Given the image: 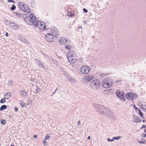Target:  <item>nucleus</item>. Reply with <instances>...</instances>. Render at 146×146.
I'll use <instances>...</instances> for the list:
<instances>
[{
    "label": "nucleus",
    "mask_w": 146,
    "mask_h": 146,
    "mask_svg": "<svg viewBox=\"0 0 146 146\" xmlns=\"http://www.w3.org/2000/svg\"><path fill=\"white\" fill-rule=\"evenodd\" d=\"M31 18L30 21V23L29 25H33L35 27L39 28V30L41 32L44 31L45 27L44 23L41 21H38L36 17L33 14H31Z\"/></svg>",
    "instance_id": "obj_1"
},
{
    "label": "nucleus",
    "mask_w": 146,
    "mask_h": 146,
    "mask_svg": "<svg viewBox=\"0 0 146 146\" xmlns=\"http://www.w3.org/2000/svg\"><path fill=\"white\" fill-rule=\"evenodd\" d=\"M94 106L98 109V111L102 115L106 114L107 113L110 114L111 111L107 108L103 106L95 104Z\"/></svg>",
    "instance_id": "obj_2"
},
{
    "label": "nucleus",
    "mask_w": 146,
    "mask_h": 146,
    "mask_svg": "<svg viewBox=\"0 0 146 146\" xmlns=\"http://www.w3.org/2000/svg\"><path fill=\"white\" fill-rule=\"evenodd\" d=\"M113 83L112 79L110 78H107L103 80L102 85L105 88H107L111 86Z\"/></svg>",
    "instance_id": "obj_3"
},
{
    "label": "nucleus",
    "mask_w": 146,
    "mask_h": 146,
    "mask_svg": "<svg viewBox=\"0 0 146 146\" xmlns=\"http://www.w3.org/2000/svg\"><path fill=\"white\" fill-rule=\"evenodd\" d=\"M18 6L20 9L24 12L29 13L31 9L29 7L23 2L19 3L18 4Z\"/></svg>",
    "instance_id": "obj_4"
},
{
    "label": "nucleus",
    "mask_w": 146,
    "mask_h": 146,
    "mask_svg": "<svg viewBox=\"0 0 146 146\" xmlns=\"http://www.w3.org/2000/svg\"><path fill=\"white\" fill-rule=\"evenodd\" d=\"M91 87L94 89H98L100 86V81L98 80L95 79L91 81L89 84Z\"/></svg>",
    "instance_id": "obj_5"
},
{
    "label": "nucleus",
    "mask_w": 146,
    "mask_h": 146,
    "mask_svg": "<svg viewBox=\"0 0 146 146\" xmlns=\"http://www.w3.org/2000/svg\"><path fill=\"white\" fill-rule=\"evenodd\" d=\"M81 72L83 74H88L90 71V69L89 67L87 66H84L80 69Z\"/></svg>",
    "instance_id": "obj_6"
},
{
    "label": "nucleus",
    "mask_w": 146,
    "mask_h": 146,
    "mask_svg": "<svg viewBox=\"0 0 146 146\" xmlns=\"http://www.w3.org/2000/svg\"><path fill=\"white\" fill-rule=\"evenodd\" d=\"M51 32L52 34H53V36L56 37L59 36V32L58 29L54 26H52L51 29Z\"/></svg>",
    "instance_id": "obj_7"
},
{
    "label": "nucleus",
    "mask_w": 146,
    "mask_h": 146,
    "mask_svg": "<svg viewBox=\"0 0 146 146\" xmlns=\"http://www.w3.org/2000/svg\"><path fill=\"white\" fill-rule=\"evenodd\" d=\"M48 30L46 29V31H47ZM48 32L46 31V40L47 42H53L54 41V38H53V35L52 34L51 35V33H48Z\"/></svg>",
    "instance_id": "obj_8"
},
{
    "label": "nucleus",
    "mask_w": 146,
    "mask_h": 146,
    "mask_svg": "<svg viewBox=\"0 0 146 146\" xmlns=\"http://www.w3.org/2000/svg\"><path fill=\"white\" fill-rule=\"evenodd\" d=\"M116 95L120 99L123 100L124 101H125V99L124 97V93L123 91L117 90L116 92Z\"/></svg>",
    "instance_id": "obj_9"
},
{
    "label": "nucleus",
    "mask_w": 146,
    "mask_h": 146,
    "mask_svg": "<svg viewBox=\"0 0 146 146\" xmlns=\"http://www.w3.org/2000/svg\"><path fill=\"white\" fill-rule=\"evenodd\" d=\"M31 14L32 13L30 14L29 15L26 14L25 15V17H24V20L26 21V23L28 25H29V24L30 23V21L31 18Z\"/></svg>",
    "instance_id": "obj_10"
},
{
    "label": "nucleus",
    "mask_w": 146,
    "mask_h": 146,
    "mask_svg": "<svg viewBox=\"0 0 146 146\" xmlns=\"http://www.w3.org/2000/svg\"><path fill=\"white\" fill-rule=\"evenodd\" d=\"M85 80L88 82H89L91 80L93 79L94 78V76L93 75H88L84 77Z\"/></svg>",
    "instance_id": "obj_11"
},
{
    "label": "nucleus",
    "mask_w": 146,
    "mask_h": 146,
    "mask_svg": "<svg viewBox=\"0 0 146 146\" xmlns=\"http://www.w3.org/2000/svg\"><path fill=\"white\" fill-rule=\"evenodd\" d=\"M68 60L69 62L71 64H73L76 61V57L74 56H72V57H67Z\"/></svg>",
    "instance_id": "obj_12"
},
{
    "label": "nucleus",
    "mask_w": 146,
    "mask_h": 146,
    "mask_svg": "<svg viewBox=\"0 0 146 146\" xmlns=\"http://www.w3.org/2000/svg\"><path fill=\"white\" fill-rule=\"evenodd\" d=\"M133 95L132 92L127 93L125 94V96L127 99L131 100L133 99Z\"/></svg>",
    "instance_id": "obj_13"
},
{
    "label": "nucleus",
    "mask_w": 146,
    "mask_h": 146,
    "mask_svg": "<svg viewBox=\"0 0 146 146\" xmlns=\"http://www.w3.org/2000/svg\"><path fill=\"white\" fill-rule=\"evenodd\" d=\"M20 94L23 97L26 98L27 96V93L25 92L23 90H21L19 91Z\"/></svg>",
    "instance_id": "obj_14"
},
{
    "label": "nucleus",
    "mask_w": 146,
    "mask_h": 146,
    "mask_svg": "<svg viewBox=\"0 0 146 146\" xmlns=\"http://www.w3.org/2000/svg\"><path fill=\"white\" fill-rule=\"evenodd\" d=\"M67 79L71 83H74L76 82V80L70 76H68L67 78Z\"/></svg>",
    "instance_id": "obj_15"
},
{
    "label": "nucleus",
    "mask_w": 146,
    "mask_h": 146,
    "mask_svg": "<svg viewBox=\"0 0 146 146\" xmlns=\"http://www.w3.org/2000/svg\"><path fill=\"white\" fill-rule=\"evenodd\" d=\"M60 42L62 44H65L66 41V39L62 37L60 38Z\"/></svg>",
    "instance_id": "obj_16"
},
{
    "label": "nucleus",
    "mask_w": 146,
    "mask_h": 146,
    "mask_svg": "<svg viewBox=\"0 0 146 146\" xmlns=\"http://www.w3.org/2000/svg\"><path fill=\"white\" fill-rule=\"evenodd\" d=\"M74 52L73 51H68L67 54V57H72V56H73Z\"/></svg>",
    "instance_id": "obj_17"
},
{
    "label": "nucleus",
    "mask_w": 146,
    "mask_h": 146,
    "mask_svg": "<svg viewBox=\"0 0 146 146\" xmlns=\"http://www.w3.org/2000/svg\"><path fill=\"white\" fill-rule=\"evenodd\" d=\"M137 141L140 143L143 144H145L146 142L144 138H142L140 140H137Z\"/></svg>",
    "instance_id": "obj_18"
},
{
    "label": "nucleus",
    "mask_w": 146,
    "mask_h": 146,
    "mask_svg": "<svg viewBox=\"0 0 146 146\" xmlns=\"http://www.w3.org/2000/svg\"><path fill=\"white\" fill-rule=\"evenodd\" d=\"M11 94L10 92H8L7 93H6L5 95V98L6 99H9L11 97Z\"/></svg>",
    "instance_id": "obj_19"
},
{
    "label": "nucleus",
    "mask_w": 146,
    "mask_h": 146,
    "mask_svg": "<svg viewBox=\"0 0 146 146\" xmlns=\"http://www.w3.org/2000/svg\"><path fill=\"white\" fill-rule=\"evenodd\" d=\"M65 48L68 50H69L71 49L72 46L69 44H66L65 45Z\"/></svg>",
    "instance_id": "obj_20"
},
{
    "label": "nucleus",
    "mask_w": 146,
    "mask_h": 146,
    "mask_svg": "<svg viewBox=\"0 0 146 146\" xmlns=\"http://www.w3.org/2000/svg\"><path fill=\"white\" fill-rule=\"evenodd\" d=\"M139 105L140 107L142 109L145 108V106H146L145 103L142 104L141 103H140L139 104Z\"/></svg>",
    "instance_id": "obj_21"
},
{
    "label": "nucleus",
    "mask_w": 146,
    "mask_h": 146,
    "mask_svg": "<svg viewBox=\"0 0 146 146\" xmlns=\"http://www.w3.org/2000/svg\"><path fill=\"white\" fill-rule=\"evenodd\" d=\"M7 106L5 105H3L0 108V110L2 111L6 109L7 108Z\"/></svg>",
    "instance_id": "obj_22"
},
{
    "label": "nucleus",
    "mask_w": 146,
    "mask_h": 146,
    "mask_svg": "<svg viewBox=\"0 0 146 146\" xmlns=\"http://www.w3.org/2000/svg\"><path fill=\"white\" fill-rule=\"evenodd\" d=\"M132 94L133 95V96H132V100H133V99H135L137 98L138 95L137 94H135L134 93L132 92Z\"/></svg>",
    "instance_id": "obj_23"
},
{
    "label": "nucleus",
    "mask_w": 146,
    "mask_h": 146,
    "mask_svg": "<svg viewBox=\"0 0 146 146\" xmlns=\"http://www.w3.org/2000/svg\"><path fill=\"white\" fill-rule=\"evenodd\" d=\"M15 23L10 21L9 23V25H10L11 27H14L15 25Z\"/></svg>",
    "instance_id": "obj_24"
},
{
    "label": "nucleus",
    "mask_w": 146,
    "mask_h": 146,
    "mask_svg": "<svg viewBox=\"0 0 146 146\" xmlns=\"http://www.w3.org/2000/svg\"><path fill=\"white\" fill-rule=\"evenodd\" d=\"M20 104L22 108H24L26 104L24 103L23 101H20Z\"/></svg>",
    "instance_id": "obj_25"
},
{
    "label": "nucleus",
    "mask_w": 146,
    "mask_h": 146,
    "mask_svg": "<svg viewBox=\"0 0 146 146\" xmlns=\"http://www.w3.org/2000/svg\"><path fill=\"white\" fill-rule=\"evenodd\" d=\"M35 61H36V62L37 63V64L38 63V65L40 66H41L42 67H43V64H42L40 63V64H39V63H40V62H39V61L38 60L36 59L35 60Z\"/></svg>",
    "instance_id": "obj_26"
},
{
    "label": "nucleus",
    "mask_w": 146,
    "mask_h": 146,
    "mask_svg": "<svg viewBox=\"0 0 146 146\" xmlns=\"http://www.w3.org/2000/svg\"><path fill=\"white\" fill-rule=\"evenodd\" d=\"M107 75V74L106 73L101 72L100 73V76L102 77H104L105 76H106Z\"/></svg>",
    "instance_id": "obj_27"
},
{
    "label": "nucleus",
    "mask_w": 146,
    "mask_h": 146,
    "mask_svg": "<svg viewBox=\"0 0 146 146\" xmlns=\"http://www.w3.org/2000/svg\"><path fill=\"white\" fill-rule=\"evenodd\" d=\"M6 121L4 119H2L0 122L2 124L4 125L5 124Z\"/></svg>",
    "instance_id": "obj_28"
},
{
    "label": "nucleus",
    "mask_w": 146,
    "mask_h": 146,
    "mask_svg": "<svg viewBox=\"0 0 146 146\" xmlns=\"http://www.w3.org/2000/svg\"><path fill=\"white\" fill-rule=\"evenodd\" d=\"M5 98L4 97L0 101L1 103H4L6 102Z\"/></svg>",
    "instance_id": "obj_29"
},
{
    "label": "nucleus",
    "mask_w": 146,
    "mask_h": 146,
    "mask_svg": "<svg viewBox=\"0 0 146 146\" xmlns=\"http://www.w3.org/2000/svg\"><path fill=\"white\" fill-rule=\"evenodd\" d=\"M132 121L136 123H138L141 122V120L140 119H133V120Z\"/></svg>",
    "instance_id": "obj_30"
},
{
    "label": "nucleus",
    "mask_w": 146,
    "mask_h": 146,
    "mask_svg": "<svg viewBox=\"0 0 146 146\" xmlns=\"http://www.w3.org/2000/svg\"><path fill=\"white\" fill-rule=\"evenodd\" d=\"M13 28L14 29H19V26L15 24Z\"/></svg>",
    "instance_id": "obj_31"
},
{
    "label": "nucleus",
    "mask_w": 146,
    "mask_h": 146,
    "mask_svg": "<svg viewBox=\"0 0 146 146\" xmlns=\"http://www.w3.org/2000/svg\"><path fill=\"white\" fill-rule=\"evenodd\" d=\"M121 136H117V137H113V139L114 140H118L119 139L121 138Z\"/></svg>",
    "instance_id": "obj_32"
},
{
    "label": "nucleus",
    "mask_w": 146,
    "mask_h": 146,
    "mask_svg": "<svg viewBox=\"0 0 146 146\" xmlns=\"http://www.w3.org/2000/svg\"><path fill=\"white\" fill-rule=\"evenodd\" d=\"M36 93H38V94H40V88H36Z\"/></svg>",
    "instance_id": "obj_33"
},
{
    "label": "nucleus",
    "mask_w": 146,
    "mask_h": 146,
    "mask_svg": "<svg viewBox=\"0 0 146 146\" xmlns=\"http://www.w3.org/2000/svg\"><path fill=\"white\" fill-rule=\"evenodd\" d=\"M16 8V7L14 5H13L11 8V10L12 11H14Z\"/></svg>",
    "instance_id": "obj_34"
},
{
    "label": "nucleus",
    "mask_w": 146,
    "mask_h": 146,
    "mask_svg": "<svg viewBox=\"0 0 146 146\" xmlns=\"http://www.w3.org/2000/svg\"><path fill=\"white\" fill-rule=\"evenodd\" d=\"M139 115L141 117H143V113L141 112L140 110L139 109Z\"/></svg>",
    "instance_id": "obj_35"
},
{
    "label": "nucleus",
    "mask_w": 146,
    "mask_h": 146,
    "mask_svg": "<svg viewBox=\"0 0 146 146\" xmlns=\"http://www.w3.org/2000/svg\"><path fill=\"white\" fill-rule=\"evenodd\" d=\"M108 141L109 142L113 141H114L113 139L112 138V139H110L108 138H107Z\"/></svg>",
    "instance_id": "obj_36"
},
{
    "label": "nucleus",
    "mask_w": 146,
    "mask_h": 146,
    "mask_svg": "<svg viewBox=\"0 0 146 146\" xmlns=\"http://www.w3.org/2000/svg\"><path fill=\"white\" fill-rule=\"evenodd\" d=\"M83 11L85 13H86L88 12V11L85 8H84Z\"/></svg>",
    "instance_id": "obj_37"
},
{
    "label": "nucleus",
    "mask_w": 146,
    "mask_h": 146,
    "mask_svg": "<svg viewBox=\"0 0 146 146\" xmlns=\"http://www.w3.org/2000/svg\"><path fill=\"white\" fill-rule=\"evenodd\" d=\"M9 2H12L14 3H15V2L13 0H7Z\"/></svg>",
    "instance_id": "obj_38"
},
{
    "label": "nucleus",
    "mask_w": 146,
    "mask_h": 146,
    "mask_svg": "<svg viewBox=\"0 0 146 146\" xmlns=\"http://www.w3.org/2000/svg\"><path fill=\"white\" fill-rule=\"evenodd\" d=\"M17 16L18 17H21V14H20V13H17Z\"/></svg>",
    "instance_id": "obj_39"
},
{
    "label": "nucleus",
    "mask_w": 146,
    "mask_h": 146,
    "mask_svg": "<svg viewBox=\"0 0 146 146\" xmlns=\"http://www.w3.org/2000/svg\"><path fill=\"white\" fill-rule=\"evenodd\" d=\"M50 136L49 135H46V140H47L48 139H49V138L50 137Z\"/></svg>",
    "instance_id": "obj_40"
},
{
    "label": "nucleus",
    "mask_w": 146,
    "mask_h": 146,
    "mask_svg": "<svg viewBox=\"0 0 146 146\" xmlns=\"http://www.w3.org/2000/svg\"><path fill=\"white\" fill-rule=\"evenodd\" d=\"M143 109L144 111L146 112V106H145V108Z\"/></svg>",
    "instance_id": "obj_41"
},
{
    "label": "nucleus",
    "mask_w": 146,
    "mask_h": 146,
    "mask_svg": "<svg viewBox=\"0 0 146 146\" xmlns=\"http://www.w3.org/2000/svg\"><path fill=\"white\" fill-rule=\"evenodd\" d=\"M44 141V142H43V144L44 145H45V144H46V141H45L46 140V137H45Z\"/></svg>",
    "instance_id": "obj_42"
},
{
    "label": "nucleus",
    "mask_w": 146,
    "mask_h": 146,
    "mask_svg": "<svg viewBox=\"0 0 146 146\" xmlns=\"http://www.w3.org/2000/svg\"><path fill=\"white\" fill-rule=\"evenodd\" d=\"M15 110L16 111H18V108H17V107H16L15 108Z\"/></svg>",
    "instance_id": "obj_43"
},
{
    "label": "nucleus",
    "mask_w": 146,
    "mask_h": 146,
    "mask_svg": "<svg viewBox=\"0 0 146 146\" xmlns=\"http://www.w3.org/2000/svg\"><path fill=\"white\" fill-rule=\"evenodd\" d=\"M37 136L36 135H35L33 136V137L35 139H36L37 138Z\"/></svg>",
    "instance_id": "obj_44"
},
{
    "label": "nucleus",
    "mask_w": 146,
    "mask_h": 146,
    "mask_svg": "<svg viewBox=\"0 0 146 146\" xmlns=\"http://www.w3.org/2000/svg\"><path fill=\"white\" fill-rule=\"evenodd\" d=\"M70 42V40L68 39V40H67V39H66V42Z\"/></svg>",
    "instance_id": "obj_45"
},
{
    "label": "nucleus",
    "mask_w": 146,
    "mask_h": 146,
    "mask_svg": "<svg viewBox=\"0 0 146 146\" xmlns=\"http://www.w3.org/2000/svg\"><path fill=\"white\" fill-rule=\"evenodd\" d=\"M108 92H111V90H113L112 89H110L108 90Z\"/></svg>",
    "instance_id": "obj_46"
},
{
    "label": "nucleus",
    "mask_w": 146,
    "mask_h": 146,
    "mask_svg": "<svg viewBox=\"0 0 146 146\" xmlns=\"http://www.w3.org/2000/svg\"><path fill=\"white\" fill-rule=\"evenodd\" d=\"M5 35L7 37L8 36H9V34H8V33H6L5 34Z\"/></svg>",
    "instance_id": "obj_47"
},
{
    "label": "nucleus",
    "mask_w": 146,
    "mask_h": 146,
    "mask_svg": "<svg viewBox=\"0 0 146 146\" xmlns=\"http://www.w3.org/2000/svg\"><path fill=\"white\" fill-rule=\"evenodd\" d=\"M35 79L34 78H31V80L32 81H34L35 80Z\"/></svg>",
    "instance_id": "obj_48"
},
{
    "label": "nucleus",
    "mask_w": 146,
    "mask_h": 146,
    "mask_svg": "<svg viewBox=\"0 0 146 146\" xmlns=\"http://www.w3.org/2000/svg\"><path fill=\"white\" fill-rule=\"evenodd\" d=\"M145 127V125H143L142 126V127H141V129H142V128H143Z\"/></svg>",
    "instance_id": "obj_49"
},
{
    "label": "nucleus",
    "mask_w": 146,
    "mask_h": 146,
    "mask_svg": "<svg viewBox=\"0 0 146 146\" xmlns=\"http://www.w3.org/2000/svg\"><path fill=\"white\" fill-rule=\"evenodd\" d=\"M80 122L79 121L78 122V125H80Z\"/></svg>",
    "instance_id": "obj_50"
},
{
    "label": "nucleus",
    "mask_w": 146,
    "mask_h": 146,
    "mask_svg": "<svg viewBox=\"0 0 146 146\" xmlns=\"http://www.w3.org/2000/svg\"><path fill=\"white\" fill-rule=\"evenodd\" d=\"M134 108H135V110H137V109H138V108L135 107V105H134Z\"/></svg>",
    "instance_id": "obj_51"
},
{
    "label": "nucleus",
    "mask_w": 146,
    "mask_h": 146,
    "mask_svg": "<svg viewBox=\"0 0 146 146\" xmlns=\"http://www.w3.org/2000/svg\"><path fill=\"white\" fill-rule=\"evenodd\" d=\"M143 137H146V134H144V135L143 136Z\"/></svg>",
    "instance_id": "obj_52"
},
{
    "label": "nucleus",
    "mask_w": 146,
    "mask_h": 146,
    "mask_svg": "<svg viewBox=\"0 0 146 146\" xmlns=\"http://www.w3.org/2000/svg\"><path fill=\"white\" fill-rule=\"evenodd\" d=\"M57 90V88L56 89V90H55V91L53 93V94H54V93L56 92V90Z\"/></svg>",
    "instance_id": "obj_53"
},
{
    "label": "nucleus",
    "mask_w": 146,
    "mask_h": 146,
    "mask_svg": "<svg viewBox=\"0 0 146 146\" xmlns=\"http://www.w3.org/2000/svg\"><path fill=\"white\" fill-rule=\"evenodd\" d=\"M74 16V15L73 14H71L70 15V16L71 17H73V16Z\"/></svg>",
    "instance_id": "obj_54"
},
{
    "label": "nucleus",
    "mask_w": 146,
    "mask_h": 146,
    "mask_svg": "<svg viewBox=\"0 0 146 146\" xmlns=\"http://www.w3.org/2000/svg\"><path fill=\"white\" fill-rule=\"evenodd\" d=\"M90 139V136H88L87 139Z\"/></svg>",
    "instance_id": "obj_55"
},
{
    "label": "nucleus",
    "mask_w": 146,
    "mask_h": 146,
    "mask_svg": "<svg viewBox=\"0 0 146 146\" xmlns=\"http://www.w3.org/2000/svg\"><path fill=\"white\" fill-rule=\"evenodd\" d=\"M145 121V119H144L143 120V122H144Z\"/></svg>",
    "instance_id": "obj_56"
},
{
    "label": "nucleus",
    "mask_w": 146,
    "mask_h": 146,
    "mask_svg": "<svg viewBox=\"0 0 146 146\" xmlns=\"http://www.w3.org/2000/svg\"><path fill=\"white\" fill-rule=\"evenodd\" d=\"M92 37L93 38H95V37L93 36H92Z\"/></svg>",
    "instance_id": "obj_57"
},
{
    "label": "nucleus",
    "mask_w": 146,
    "mask_h": 146,
    "mask_svg": "<svg viewBox=\"0 0 146 146\" xmlns=\"http://www.w3.org/2000/svg\"><path fill=\"white\" fill-rule=\"evenodd\" d=\"M81 28V29H82V27H79L78 28V29H80V28Z\"/></svg>",
    "instance_id": "obj_58"
},
{
    "label": "nucleus",
    "mask_w": 146,
    "mask_h": 146,
    "mask_svg": "<svg viewBox=\"0 0 146 146\" xmlns=\"http://www.w3.org/2000/svg\"><path fill=\"white\" fill-rule=\"evenodd\" d=\"M144 131H145V132H146V129H144Z\"/></svg>",
    "instance_id": "obj_59"
},
{
    "label": "nucleus",
    "mask_w": 146,
    "mask_h": 146,
    "mask_svg": "<svg viewBox=\"0 0 146 146\" xmlns=\"http://www.w3.org/2000/svg\"><path fill=\"white\" fill-rule=\"evenodd\" d=\"M11 146H15L14 145H11Z\"/></svg>",
    "instance_id": "obj_60"
},
{
    "label": "nucleus",
    "mask_w": 146,
    "mask_h": 146,
    "mask_svg": "<svg viewBox=\"0 0 146 146\" xmlns=\"http://www.w3.org/2000/svg\"><path fill=\"white\" fill-rule=\"evenodd\" d=\"M98 40L97 39H96V41H97Z\"/></svg>",
    "instance_id": "obj_61"
},
{
    "label": "nucleus",
    "mask_w": 146,
    "mask_h": 146,
    "mask_svg": "<svg viewBox=\"0 0 146 146\" xmlns=\"http://www.w3.org/2000/svg\"><path fill=\"white\" fill-rule=\"evenodd\" d=\"M106 115L107 116L106 117H108V116H107V115Z\"/></svg>",
    "instance_id": "obj_62"
}]
</instances>
